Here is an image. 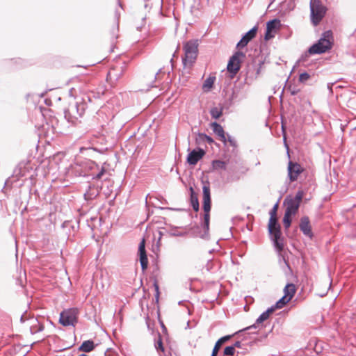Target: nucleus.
Wrapping results in <instances>:
<instances>
[{"instance_id":"obj_50","label":"nucleus","mask_w":356,"mask_h":356,"mask_svg":"<svg viewBox=\"0 0 356 356\" xmlns=\"http://www.w3.org/2000/svg\"><path fill=\"white\" fill-rule=\"evenodd\" d=\"M242 350L236 351V356H245L247 353V350H244V348L241 349Z\"/></svg>"},{"instance_id":"obj_19","label":"nucleus","mask_w":356,"mask_h":356,"mask_svg":"<svg viewBox=\"0 0 356 356\" xmlns=\"http://www.w3.org/2000/svg\"><path fill=\"white\" fill-rule=\"evenodd\" d=\"M96 347V345L93 340L88 339L83 341L81 345L78 348V350L80 352L90 353Z\"/></svg>"},{"instance_id":"obj_62","label":"nucleus","mask_w":356,"mask_h":356,"mask_svg":"<svg viewBox=\"0 0 356 356\" xmlns=\"http://www.w3.org/2000/svg\"><path fill=\"white\" fill-rule=\"evenodd\" d=\"M170 63H171V65H172V69L173 68V58H171L170 59Z\"/></svg>"},{"instance_id":"obj_2","label":"nucleus","mask_w":356,"mask_h":356,"mask_svg":"<svg viewBox=\"0 0 356 356\" xmlns=\"http://www.w3.org/2000/svg\"><path fill=\"white\" fill-rule=\"evenodd\" d=\"M90 101V97L85 95L70 102L67 108L64 110V117L66 120L69 123L76 124L78 120L83 115L88 108V103Z\"/></svg>"},{"instance_id":"obj_4","label":"nucleus","mask_w":356,"mask_h":356,"mask_svg":"<svg viewBox=\"0 0 356 356\" xmlns=\"http://www.w3.org/2000/svg\"><path fill=\"white\" fill-rule=\"evenodd\" d=\"M334 43L333 33L331 30L324 31L318 40L309 47V52L322 54L330 50Z\"/></svg>"},{"instance_id":"obj_45","label":"nucleus","mask_w":356,"mask_h":356,"mask_svg":"<svg viewBox=\"0 0 356 356\" xmlns=\"http://www.w3.org/2000/svg\"><path fill=\"white\" fill-rule=\"evenodd\" d=\"M204 140L205 143H207L209 145H211L214 143V140L209 136L207 135L206 134L202 136Z\"/></svg>"},{"instance_id":"obj_64","label":"nucleus","mask_w":356,"mask_h":356,"mask_svg":"<svg viewBox=\"0 0 356 356\" xmlns=\"http://www.w3.org/2000/svg\"><path fill=\"white\" fill-rule=\"evenodd\" d=\"M182 302H183V301H179V302H178V304H179V305H182Z\"/></svg>"},{"instance_id":"obj_29","label":"nucleus","mask_w":356,"mask_h":356,"mask_svg":"<svg viewBox=\"0 0 356 356\" xmlns=\"http://www.w3.org/2000/svg\"><path fill=\"white\" fill-rule=\"evenodd\" d=\"M154 346L157 351L164 352L165 348L163 346L162 337L159 333L158 334V339L155 341Z\"/></svg>"},{"instance_id":"obj_15","label":"nucleus","mask_w":356,"mask_h":356,"mask_svg":"<svg viewBox=\"0 0 356 356\" xmlns=\"http://www.w3.org/2000/svg\"><path fill=\"white\" fill-rule=\"evenodd\" d=\"M284 204H286L285 213H288L293 216L296 214L300 205L298 202L290 199L289 196H287L285 198Z\"/></svg>"},{"instance_id":"obj_18","label":"nucleus","mask_w":356,"mask_h":356,"mask_svg":"<svg viewBox=\"0 0 356 356\" xmlns=\"http://www.w3.org/2000/svg\"><path fill=\"white\" fill-rule=\"evenodd\" d=\"M106 172V170L102 167L101 168L99 167L97 164V168L95 169L94 172H91V174H88L86 175V179H92V180H99L102 179L104 174Z\"/></svg>"},{"instance_id":"obj_16","label":"nucleus","mask_w":356,"mask_h":356,"mask_svg":"<svg viewBox=\"0 0 356 356\" xmlns=\"http://www.w3.org/2000/svg\"><path fill=\"white\" fill-rule=\"evenodd\" d=\"M211 127L215 134H216L220 140L226 145L227 143V137L225 132L223 129V127L217 122H213L211 123Z\"/></svg>"},{"instance_id":"obj_41","label":"nucleus","mask_w":356,"mask_h":356,"mask_svg":"<svg viewBox=\"0 0 356 356\" xmlns=\"http://www.w3.org/2000/svg\"><path fill=\"white\" fill-rule=\"evenodd\" d=\"M287 90H289V92L291 93V95H296L300 92L299 88H298L296 86H292V85H289L287 87Z\"/></svg>"},{"instance_id":"obj_38","label":"nucleus","mask_w":356,"mask_h":356,"mask_svg":"<svg viewBox=\"0 0 356 356\" xmlns=\"http://www.w3.org/2000/svg\"><path fill=\"white\" fill-rule=\"evenodd\" d=\"M205 134L204 133L198 132L197 134V136L195 137V143L198 145H201L205 143L204 138L202 136Z\"/></svg>"},{"instance_id":"obj_61","label":"nucleus","mask_w":356,"mask_h":356,"mask_svg":"<svg viewBox=\"0 0 356 356\" xmlns=\"http://www.w3.org/2000/svg\"><path fill=\"white\" fill-rule=\"evenodd\" d=\"M118 5L119 6H120L121 8H122V3L120 2V0H118Z\"/></svg>"},{"instance_id":"obj_58","label":"nucleus","mask_w":356,"mask_h":356,"mask_svg":"<svg viewBox=\"0 0 356 356\" xmlns=\"http://www.w3.org/2000/svg\"><path fill=\"white\" fill-rule=\"evenodd\" d=\"M159 237L158 243H159V241H160V240H161V236H162V235H163L162 232L159 231Z\"/></svg>"},{"instance_id":"obj_55","label":"nucleus","mask_w":356,"mask_h":356,"mask_svg":"<svg viewBox=\"0 0 356 356\" xmlns=\"http://www.w3.org/2000/svg\"><path fill=\"white\" fill-rule=\"evenodd\" d=\"M257 341H261V339H254L252 341L249 342L248 343L250 344V346H252L254 344H256L257 343Z\"/></svg>"},{"instance_id":"obj_51","label":"nucleus","mask_w":356,"mask_h":356,"mask_svg":"<svg viewBox=\"0 0 356 356\" xmlns=\"http://www.w3.org/2000/svg\"><path fill=\"white\" fill-rule=\"evenodd\" d=\"M27 313V311H24V312L20 316V322L22 323H24L27 319L28 318L26 317V314Z\"/></svg>"},{"instance_id":"obj_46","label":"nucleus","mask_w":356,"mask_h":356,"mask_svg":"<svg viewBox=\"0 0 356 356\" xmlns=\"http://www.w3.org/2000/svg\"><path fill=\"white\" fill-rule=\"evenodd\" d=\"M277 309H278L277 307H275V305H272L270 307H268L266 311L265 312L267 313V314L268 315V317H270V314H273Z\"/></svg>"},{"instance_id":"obj_26","label":"nucleus","mask_w":356,"mask_h":356,"mask_svg":"<svg viewBox=\"0 0 356 356\" xmlns=\"http://www.w3.org/2000/svg\"><path fill=\"white\" fill-rule=\"evenodd\" d=\"M35 323H33L30 327V332L31 334H35L38 332H42L44 329L42 323H40L37 318L35 320Z\"/></svg>"},{"instance_id":"obj_21","label":"nucleus","mask_w":356,"mask_h":356,"mask_svg":"<svg viewBox=\"0 0 356 356\" xmlns=\"http://www.w3.org/2000/svg\"><path fill=\"white\" fill-rule=\"evenodd\" d=\"M284 296L289 298L290 300L293 298L296 292V288L294 284L287 283L284 288Z\"/></svg>"},{"instance_id":"obj_17","label":"nucleus","mask_w":356,"mask_h":356,"mask_svg":"<svg viewBox=\"0 0 356 356\" xmlns=\"http://www.w3.org/2000/svg\"><path fill=\"white\" fill-rule=\"evenodd\" d=\"M190 192V204L193 209L197 212L200 210V203L197 193L192 186L189 188Z\"/></svg>"},{"instance_id":"obj_12","label":"nucleus","mask_w":356,"mask_h":356,"mask_svg":"<svg viewBox=\"0 0 356 356\" xmlns=\"http://www.w3.org/2000/svg\"><path fill=\"white\" fill-rule=\"evenodd\" d=\"M299 228L302 234L310 239L314 237V233L312 229L310 220L308 216H302L300 220Z\"/></svg>"},{"instance_id":"obj_22","label":"nucleus","mask_w":356,"mask_h":356,"mask_svg":"<svg viewBox=\"0 0 356 356\" xmlns=\"http://www.w3.org/2000/svg\"><path fill=\"white\" fill-rule=\"evenodd\" d=\"M12 325V318L6 312L0 310V326L10 327Z\"/></svg>"},{"instance_id":"obj_47","label":"nucleus","mask_w":356,"mask_h":356,"mask_svg":"<svg viewBox=\"0 0 356 356\" xmlns=\"http://www.w3.org/2000/svg\"><path fill=\"white\" fill-rule=\"evenodd\" d=\"M232 346H234V349L235 350H236V348H240V349H243V346H245V344L243 343L240 341H236L234 342V344H232Z\"/></svg>"},{"instance_id":"obj_52","label":"nucleus","mask_w":356,"mask_h":356,"mask_svg":"<svg viewBox=\"0 0 356 356\" xmlns=\"http://www.w3.org/2000/svg\"><path fill=\"white\" fill-rule=\"evenodd\" d=\"M335 84V83H327V88L330 92V94H332L333 93V90H332V87Z\"/></svg>"},{"instance_id":"obj_8","label":"nucleus","mask_w":356,"mask_h":356,"mask_svg":"<svg viewBox=\"0 0 356 356\" xmlns=\"http://www.w3.org/2000/svg\"><path fill=\"white\" fill-rule=\"evenodd\" d=\"M79 310L77 308L64 309L60 314L59 323L65 327L74 326L78 322Z\"/></svg>"},{"instance_id":"obj_53","label":"nucleus","mask_w":356,"mask_h":356,"mask_svg":"<svg viewBox=\"0 0 356 356\" xmlns=\"http://www.w3.org/2000/svg\"><path fill=\"white\" fill-rule=\"evenodd\" d=\"M16 284L20 286L21 287L24 286V282L21 277L16 280Z\"/></svg>"},{"instance_id":"obj_9","label":"nucleus","mask_w":356,"mask_h":356,"mask_svg":"<svg viewBox=\"0 0 356 356\" xmlns=\"http://www.w3.org/2000/svg\"><path fill=\"white\" fill-rule=\"evenodd\" d=\"M304 171L301 165L296 161L289 160L287 166L288 178L290 182L297 181L298 176Z\"/></svg>"},{"instance_id":"obj_57","label":"nucleus","mask_w":356,"mask_h":356,"mask_svg":"<svg viewBox=\"0 0 356 356\" xmlns=\"http://www.w3.org/2000/svg\"><path fill=\"white\" fill-rule=\"evenodd\" d=\"M161 327H162L163 330L166 332L167 329H166L165 326L164 325V324L163 323V322L161 323Z\"/></svg>"},{"instance_id":"obj_6","label":"nucleus","mask_w":356,"mask_h":356,"mask_svg":"<svg viewBox=\"0 0 356 356\" xmlns=\"http://www.w3.org/2000/svg\"><path fill=\"white\" fill-rule=\"evenodd\" d=\"M327 8L323 6L321 0L310 1V19L314 26H317L325 17Z\"/></svg>"},{"instance_id":"obj_23","label":"nucleus","mask_w":356,"mask_h":356,"mask_svg":"<svg viewBox=\"0 0 356 356\" xmlns=\"http://www.w3.org/2000/svg\"><path fill=\"white\" fill-rule=\"evenodd\" d=\"M281 22L279 19H270L266 23V29L275 33L280 27Z\"/></svg>"},{"instance_id":"obj_20","label":"nucleus","mask_w":356,"mask_h":356,"mask_svg":"<svg viewBox=\"0 0 356 356\" xmlns=\"http://www.w3.org/2000/svg\"><path fill=\"white\" fill-rule=\"evenodd\" d=\"M268 318L269 317H268V315L267 314V313H266L265 312H262L259 315V316L257 318L255 323L253 325L248 326V327L238 331V333L246 331V330H250L252 328H254V329L257 328L259 324H261L263 322H264L265 321H266Z\"/></svg>"},{"instance_id":"obj_39","label":"nucleus","mask_w":356,"mask_h":356,"mask_svg":"<svg viewBox=\"0 0 356 356\" xmlns=\"http://www.w3.org/2000/svg\"><path fill=\"white\" fill-rule=\"evenodd\" d=\"M310 74L307 72H303L299 75V81L305 83L310 78Z\"/></svg>"},{"instance_id":"obj_28","label":"nucleus","mask_w":356,"mask_h":356,"mask_svg":"<svg viewBox=\"0 0 356 356\" xmlns=\"http://www.w3.org/2000/svg\"><path fill=\"white\" fill-rule=\"evenodd\" d=\"M212 168L213 170H226V162L220 160H213L212 161Z\"/></svg>"},{"instance_id":"obj_3","label":"nucleus","mask_w":356,"mask_h":356,"mask_svg":"<svg viewBox=\"0 0 356 356\" xmlns=\"http://www.w3.org/2000/svg\"><path fill=\"white\" fill-rule=\"evenodd\" d=\"M202 209L204 211V220L202 224L204 229V233L200 236L203 239H207L209 236L210 211L211 209V199L209 183L204 184L202 187Z\"/></svg>"},{"instance_id":"obj_49","label":"nucleus","mask_w":356,"mask_h":356,"mask_svg":"<svg viewBox=\"0 0 356 356\" xmlns=\"http://www.w3.org/2000/svg\"><path fill=\"white\" fill-rule=\"evenodd\" d=\"M237 97V95H236V93L235 92V90H233L232 95H230V97H229L228 100L230 103V104H232L233 101Z\"/></svg>"},{"instance_id":"obj_33","label":"nucleus","mask_w":356,"mask_h":356,"mask_svg":"<svg viewBox=\"0 0 356 356\" xmlns=\"http://www.w3.org/2000/svg\"><path fill=\"white\" fill-rule=\"evenodd\" d=\"M236 354V350L234 349V346H227L224 348L223 350V356H233Z\"/></svg>"},{"instance_id":"obj_36","label":"nucleus","mask_w":356,"mask_h":356,"mask_svg":"<svg viewBox=\"0 0 356 356\" xmlns=\"http://www.w3.org/2000/svg\"><path fill=\"white\" fill-rule=\"evenodd\" d=\"M278 207H279V201H277L274 204L273 208L270 210V212H269L270 218H277V210H278Z\"/></svg>"},{"instance_id":"obj_56","label":"nucleus","mask_w":356,"mask_h":356,"mask_svg":"<svg viewBox=\"0 0 356 356\" xmlns=\"http://www.w3.org/2000/svg\"><path fill=\"white\" fill-rule=\"evenodd\" d=\"M258 62H259V67L257 69V74L259 73L260 68L261 67V65L264 64V61H262V60H259Z\"/></svg>"},{"instance_id":"obj_32","label":"nucleus","mask_w":356,"mask_h":356,"mask_svg":"<svg viewBox=\"0 0 356 356\" xmlns=\"http://www.w3.org/2000/svg\"><path fill=\"white\" fill-rule=\"evenodd\" d=\"M231 338L230 335H226L224 337H220L215 343V346L213 348H216L217 346L218 348V352L219 351L220 348L222 346V345L229 341Z\"/></svg>"},{"instance_id":"obj_30","label":"nucleus","mask_w":356,"mask_h":356,"mask_svg":"<svg viewBox=\"0 0 356 356\" xmlns=\"http://www.w3.org/2000/svg\"><path fill=\"white\" fill-rule=\"evenodd\" d=\"M291 300L289 298L282 296L280 300H278L276 302V303L275 304V307H277L278 309H281L284 307Z\"/></svg>"},{"instance_id":"obj_40","label":"nucleus","mask_w":356,"mask_h":356,"mask_svg":"<svg viewBox=\"0 0 356 356\" xmlns=\"http://www.w3.org/2000/svg\"><path fill=\"white\" fill-rule=\"evenodd\" d=\"M153 286H154V288L155 290V300H156V302H158L159 299L160 292H159V284H158V282L156 280H155L154 281Z\"/></svg>"},{"instance_id":"obj_44","label":"nucleus","mask_w":356,"mask_h":356,"mask_svg":"<svg viewBox=\"0 0 356 356\" xmlns=\"http://www.w3.org/2000/svg\"><path fill=\"white\" fill-rule=\"evenodd\" d=\"M226 137H227V141H228L230 145H232L234 147H236L237 145H236V141L235 140V139L234 138H232L228 134H227Z\"/></svg>"},{"instance_id":"obj_54","label":"nucleus","mask_w":356,"mask_h":356,"mask_svg":"<svg viewBox=\"0 0 356 356\" xmlns=\"http://www.w3.org/2000/svg\"><path fill=\"white\" fill-rule=\"evenodd\" d=\"M217 355H218V348L216 346V348H213L211 356H217Z\"/></svg>"},{"instance_id":"obj_37","label":"nucleus","mask_w":356,"mask_h":356,"mask_svg":"<svg viewBox=\"0 0 356 356\" xmlns=\"http://www.w3.org/2000/svg\"><path fill=\"white\" fill-rule=\"evenodd\" d=\"M177 227H174L172 230L169 231L168 233L172 236H185L187 232H179L177 230Z\"/></svg>"},{"instance_id":"obj_35","label":"nucleus","mask_w":356,"mask_h":356,"mask_svg":"<svg viewBox=\"0 0 356 356\" xmlns=\"http://www.w3.org/2000/svg\"><path fill=\"white\" fill-rule=\"evenodd\" d=\"M304 196V192L303 191L299 190L297 191L294 197H290L289 198L292 200L295 201L296 202H298L299 204H300L301 201Z\"/></svg>"},{"instance_id":"obj_60","label":"nucleus","mask_w":356,"mask_h":356,"mask_svg":"<svg viewBox=\"0 0 356 356\" xmlns=\"http://www.w3.org/2000/svg\"><path fill=\"white\" fill-rule=\"evenodd\" d=\"M268 337V333L263 335L262 339H266Z\"/></svg>"},{"instance_id":"obj_24","label":"nucleus","mask_w":356,"mask_h":356,"mask_svg":"<svg viewBox=\"0 0 356 356\" xmlns=\"http://www.w3.org/2000/svg\"><path fill=\"white\" fill-rule=\"evenodd\" d=\"M224 108L219 104V107L215 106L211 108L209 113L212 118L218 120L223 113Z\"/></svg>"},{"instance_id":"obj_7","label":"nucleus","mask_w":356,"mask_h":356,"mask_svg":"<svg viewBox=\"0 0 356 356\" xmlns=\"http://www.w3.org/2000/svg\"><path fill=\"white\" fill-rule=\"evenodd\" d=\"M241 57H245V54L241 51H236L229 59L227 70L229 78L233 79L241 69Z\"/></svg>"},{"instance_id":"obj_10","label":"nucleus","mask_w":356,"mask_h":356,"mask_svg":"<svg viewBox=\"0 0 356 356\" xmlns=\"http://www.w3.org/2000/svg\"><path fill=\"white\" fill-rule=\"evenodd\" d=\"M205 154L206 152L204 149L196 147L189 152L186 157V162L191 165H195L204 157Z\"/></svg>"},{"instance_id":"obj_42","label":"nucleus","mask_w":356,"mask_h":356,"mask_svg":"<svg viewBox=\"0 0 356 356\" xmlns=\"http://www.w3.org/2000/svg\"><path fill=\"white\" fill-rule=\"evenodd\" d=\"M248 44V42L245 40V38L241 37V40L236 44V48L242 49L247 46Z\"/></svg>"},{"instance_id":"obj_63","label":"nucleus","mask_w":356,"mask_h":356,"mask_svg":"<svg viewBox=\"0 0 356 356\" xmlns=\"http://www.w3.org/2000/svg\"><path fill=\"white\" fill-rule=\"evenodd\" d=\"M282 132L284 133V125H283V124H282Z\"/></svg>"},{"instance_id":"obj_25","label":"nucleus","mask_w":356,"mask_h":356,"mask_svg":"<svg viewBox=\"0 0 356 356\" xmlns=\"http://www.w3.org/2000/svg\"><path fill=\"white\" fill-rule=\"evenodd\" d=\"M257 31H258V26H257V25H255L250 30H249L248 32H246L245 34H243L242 35V38H244L245 40L248 42H249L253 38H254L256 37Z\"/></svg>"},{"instance_id":"obj_11","label":"nucleus","mask_w":356,"mask_h":356,"mask_svg":"<svg viewBox=\"0 0 356 356\" xmlns=\"http://www.w3.org/2000/svg\"><path fill=\"white\" fill-rule=\"evenodd\" d=\"M138 254L139 257V261L140 264L141 269L143 271H145L148 266V258L144 239H143L138 245Z\"/></svg>"},{"instance_id":"obj_31","label":"nucleus","mask_w":356,"mask_h":356,"mask_svg":"<svg viewBox=\"0 0 356 356\" xmlns=\"http://www.w3.org/2000/svg\"><path fill=\"white\" fill-rule=\"evenodd\" d=\"M216 80L215 76H209L208 77L203 83V88L204 89H211L214 83V81Z\"/></svg>"},{"instance_id":"obj_48","label":"nucleus","mask_w":356,"mask_h":356,"mask_svg":"<svg viewBox=\"0 0 356 356\" xmlns=\"http://www.w3.org/2000/svg\"><path fill=\"white\" fill-rule=\"evenodd\" d=\"M283 141H284V147H285V148L286 149V151H287V154H288L289 157H290V155H289V145H288V143L286 142V138L285 134H284Z\"/></svg>"},{"instance_id":"obj_34","label":"nucleus","mask_w":356,"mask_h":356,"mask_svg":"<svg viewBox=\"0 0 356 356\" xmlns=\"http://www.w3.org/2000/svg\"><path fill=\"white\" fill-rule=\"evenodd\" d=\"M314 54H315L309 53V49H307V51H305V52H304V53L301 55L300 58L297 60V62H296V65H300V64H301V63H302V64H303L305 62H306V61L307 60V59H308V58H309V56L310 55H314Z\"/></svg>"},{"instance_id":"obj_5","label":"nucleus","mask_w":356,"mask_h":356,"mask_svg":"<svg viewBox=\"0 0 356 356\" xmlns=\"http://www.w3.org/2000/svg\"><path fill=\"white\" fill-rule=\"evenodd\" d=\"M198 40H190L184 45V58L182 63L184 67L191 68L195 63L198 54Z\"/></svg>"},{"instance_id":"obj_13","label":"nucleus","mask_w":356,"mask_h":356,"mask_svg":"<svg viewBox=\"0 0 356 356\" xmlns=\"http://www.w3.org/2000/svg\"><path fill=\"white\" fill-rule=\"evenodd\" d=\"M124 72V66H115L110 69L107 74L106 80L111 82L118 81L123 75Z\"/></svg>"},{"instance_id":"obj_1","label":"nucleus","mask_w":356,"mask_h":356,"mask_svg":"<svg viewBox=\"0 0 356 356\" xmlns=\"http://www.w3.org/2000/svg\"><path fill=\"white\" fill-rule=\"evenodd\" d=\"M268 231L270 238L273 242V246L277 252L279 253V261L281 263L284 262L286 267L291 271V266L287 259L283 256L281 252L284 248V238L282 236L281 225L279 223L278 218H269L268 224Z\"/></svg>"},{"instance_id":"obj_43","label":"nucleus","mask_w":356,"mask_h":356,"mask_svg":"<svg viewBox=\"0 0 356 356\" xmlns=\"http://www.w3.org/2000/svg\"><path fill=\"white\" fill-rule=\"evenodd\" d=\"M274 36H275L274 32H271V31H268V29L266 30V32L264 34V40L266 41L270 40L271 38H274Z\"/></svg>"},{"instance_id":"obj_59","label":"nucleus","mask_w":356,"mask_h":356,"mask_svg":"<svg viewBox=\"0 0 356 356\" xmlns=\"http://www.w3.org/2000/svg\"><path fill=\"white\" fill-rule=\"evenodd\" d=\"M178 49H179V46L177 47V50L174 52L173 56H172L173 57L176 56V54H177V53L178 51Z\"/></svg>"},{"instance_id":"obj_27","label":"nucleus","mask_w":356,"mask_h":356,"mask_svg":"<svg viewBox=\"0 0 356 356\" xmlns=\"http://www.w3.org/2000/svg\"><path fill=\"white\" fill-rule=\"evenodd\" d=\"M293 216V215H291V214L284 212V217L282 219V222H283V225H284V227L286 231H287L289 229V228L290 227V226L291 225Z\"/></svg>"},{"instance_id":"obj_14","label":"nucleus","mask_w":356,"mask_h":356,"mask_svg":"<svg viewBox=\"0 0 356 356\" xmlns=\"http://www.w3.org/2000/svg\"><path fill=\"white\" fill-rule=\"evenodd\" d=\"M97 168V163L91 160H88L84 162L83 168H81V172L79 173V175L86 178V175L88 174H91V172H94L95 169Z\"/></svg>"}]
</instances>
